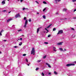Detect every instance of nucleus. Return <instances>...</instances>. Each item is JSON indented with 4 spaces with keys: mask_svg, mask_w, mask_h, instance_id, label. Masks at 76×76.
<instances>
[{
    "mask_svg": "<svg viewBox=\"0 0 76 76\" xmlns=\"http://www.w3.org/2000/svg\"><path fill=\"white\" fill-rule=\"evenodd\" d=\"M44 43L46 44H48V42H45Z\"/></svg>",
    "mask_w": 76,
    "mask_h": 76,
    "instance_id": "nucleus-30",
    "label": "nucleus"
},
{
    "mask_svg": "<svg viewBox=\"0 0 76 76\" xmlns=\"http://www.w3.org/2000/svg\"><path fill=\"white\" fill-rule=\"evenodd\" d=\"M54 73L55 75H57V73L56 72V71H54Z\"/></svg>",
    "mask_w": 76,
    "mask_h": 76,
    "instance_id": "nucleus-17",
    "label": "nucleus"
},
{
    "mask_svg": "<svg viewBox=\"0 0 76 76\" xmlns=\"http://www.w3.org/2000/svg\"><path fill=\"white\" fill-rule=\"evenodd\" d=\"M53 49H56V48L55 47H53Z\"/></svg>",
    "mask_w": 76,
    "mask_h": 76,
    "instance_id": "nucleus-44",
    "label": "nucleus"
},
{
    "mask_svg": "<svg viewBox=\"0 0 76 76\" xmlns=\"http://www.w3.org/2000/svg\"><path fill=\"white\" fill-rule=\"evenodd\" d=\"M20 40H22V38H20Z\"/></svg>",
    "mask_w": 76,
    "mask_h": 76,
    "instance_id": "nucleus-46",
    "label": "nucleus"
},
{
    "mask_svg": "<svg viewBox=\"0 0 76 76\" xmlns=\"http://www.w3.org/2000/svg\"><path fill=\"white\" fill-rule=\"evenodd\" d=\"M65 19H67V18H65Z\"/></svg>",
    "mask_w": 76,
    "mask_h": 76,
    "instance_id": "nucleus-58",
    "label": "nucleus"
},
{
    "mask_svg": "<svg viewBox=\"0 0 76 76\" xmlns=\"http://www.w3.org/2000/svg\"><path fill=\"white\" fill-rule=\"evenodd\" d=\"M24 20H26V17H24Z\"/></svg>",
    "mask_w": 76,
    "mask_h": 76,
    "instance_id": "nucleus-33",
    "label": "nucleus"
},
{
    "mask_svg": "<svg viewBox=\"0 0 76 76\" xmlns=\"http://www.w3.org/2000/svg\"><path fill=\"white\" fill-rule=\"evenodd\" d=\"M41 61V60H39V61H38L37 62H39V63Z\"/></svg>",
    "mask_w": 76,
    "mask_h": 76,
    "instance_id": "nucleus-35",
    "label": "nucleus"
},
{
    "mask_svg": "<svg viewBox=\"0 0 76 76\" xmlns=\"http://www.w3.org/2000/svg\"><path fill=\"white\" fill-rule=\"evenodd\" d=\"M22 29L19 30L18 31V32H20V31H22Z\"/></svg>",
    "mask_w": 76,
    "mask_h": 76,
    "instance_id": "nucleus-28",
    "label": "nucleus"
},
{
    "mask_svg": "<svg viewBox=\"0 0 76 76\" xmlns=\"http://www.w3.org/2000/svg\"><path fill=\"white\" fill-rule=\"evenodd\" d=\"M26 56V54H24L23 55V56Z\"/></svg>",
    "mask_w": 76,
    "mask_h": 76,
    "instance_id": "nucleus-24",
    "label": "nucleus"
},
{
    "mask_svg": "<svg viewBox=\"0 0 76 76\" xmlns=\"http://www.w3.org/2000/svg\"><path fill=\"white\" fill-rule=\"evenodd\" d=\"M43 18L44 19H46L45 15H43Z\"/></svg>",
    "mask_w": 76,
    "mask_h": 76,
    "instance_id": "nucleus-18",
    "label": "nucleus"
},
{
    "mask_svg": "<svg viewBox=\"0 0 76 76\" xmlns=\"http://www.w3.org/2000/svg\"><path fill=\"white\" fill-rule=\"evenodd\" d=\"M60 20H64V19H60Z\"/></svg>",
    "mask_w": 76,
    "mask_h": 76,
    "instance_id": "nucleus-43",
    "label": "nucleus"
},
{
    "mask_svg": "<svg viewBox=\"0 0 76 76\" xmlns=\"http://www.w3.org/2000/svg\"><path fill=\"white\" fill-rule=\"evenodd\" d=\"M22 42H20V44H19V45H20H20H22Z\"/></svg>",
    "mask_w": 76,
    "mask_h": 76,
    "instance_id": "nucleus-22",
    "label": "nucleus"
},
{
    "mask_svg": "<svg viewBox=\"0 0 76 76\" xmlns=\"http://www.w3.org/2000/svg\"><path fill=\"white\" fill-rule=\"evenodd\" d=\"M73 19H76V17L73 18Z\"/></svg>",
    "mask_w": 76,
    "mask_h": 76,
    "instance_id": "nucleus-50",
    "label": "nucleus"
},
{
    "mask_svg": "<svg viewBox=\"0 0 76 76\" xmlns=\"http://www.w3.org/2000/svg\"><path fill=\"white\" fill-rule=\"evenodd\" d=\"M29 22H31V18H29L28 20Z\"/></svg>",
    "mask_w": 76,
    "mask_h": 76,
    "instance_id": "nucleus-23",
    "label": "nucleus"
},
{
    "mask_svg": "<svg viewBox=\"0 0 76 76\" xmlns=\"http://www.w3.org/2000/svg\"><path fill=\"white\" fill-rule=\"evenodd\" d=\"M19 17H20V15L19 13H18L15 16V18H19Z\"/></svg>",
    "mask_w": 76,
    "mask_h": 76,
    "instance_id": "nucleus-4",
    "label": "nucleus"
},
{
    "mask_svg": "<svg viewBox=\"0 0 76 76\" xmlns=\"http://www.w3.org/2000/svg\"><path fill=\"white\" fill-rule=\"evenodd\" d=\"M63 30H61L58 31V32L57 34V35H58V34H63Z\"/></svg>",
    "mask_w": 76,
    "mask_h": 76,
    "instance_id": "nucleus-3",
    "label": "nucleus"
},
{
    "mask_svg": "<svg viewBox=\"0 0 76 76\" xmlns=\"http://www.w3.org/2000/svg\"><path fill=\"white\" fill-rule=\"evenodd\" d=\"M76 9H75L74 10V12H76Z\"/></svg>",
    "mask_w": 76,
    "mask_h": 76,
    "instance_id": "nucleus-38",
    "label": "nucleus"
},
{
    "mask_svg": "<svg viewBox=\"0 0 76 76\" xmlns=\"http://www.w3.org/2000/svg\"><path fill=\"white\" fill-rule=\"evenodd\" d=\"M18 41V40H17V41Z\"/></svg>",
    "mask_w": 76,
    "mask_h": 76,
    "instance_id": "nucleus-61",
    "label": "nucleus"
},
{
    "mask_svg": "<svg viewBox=\"0 0 76 76\" xmlns=\"http://www.w3.org/2000/svg\"><path fill=\"white\" fill-rule=\"evenodd\" d=\"M48 75H51V73L49 72L48 73Z\"/></svg>",
    "mask_w": 76,
    "mask_h": 76,
    "instance_id": "nucleus-42",
    "label": "nucleus"
},
{
    "mask_svg": "<svg viewBox=\"0 0 76 76\" xmlns=\"http://www.w3.org/2000/svg\"><path fill=\"white\" fill-rule=\"evenodd\" d=\"M31 54H33V55H34L35 54V48H33L32 50L31 51Z\"/></svg>",
    "mask_w": 76,
    "mask_h": 76,
    "instance_id": "nucleus-1",
    "label": "nucleus"
},
{
    "mask_svg": "<svg viewBox=\"0 0 76 76\" xmlns=\"http://www.w3.org/2000/svg\"><path fill=\"white\" fill-rule=\"evenodd\" d=\"M26 61L27 62V63H28V59H27V58H26Z\"/></svg>",
    "mask_w": 76,
    "mask_h": 76,
    "instance_id": "nucleus-31",
    "label": "nucleus"
},
{
    "mask_svg": "<svg viewBox=\"0 0 76 76\" xmlns=\"http://www.w3.org/2000/svg\"><path fill=\"white\" fill-rule=\"evenodd\" d=\"M42 76H44V73L42 72Z\"/></svg>",
    "mask_w": 76,
    "mask_h": 76,
    "instance_id": "nucleus-34",
    "label": "nucleus"
},
{
    "mask_svg": "<svg viewBox=\"0 0 76 76\" xmlns=\"http://www.w3.org/2000/svg\"><path fill=\"white\" fill-rule=\"evenodd\" d=\"M64 51H66V49H64Z\"/></svg>",
    "mask_w": 76,
    "mask_h": 76,
    "instance_id": "nucleus-48",
    "label": "nucleus"
},
{
    "mask_svg": "<svg viewBox=\"0 0 76 76\" xmlns=\"http://www.w3.org/2000/svg\"><path fill=\"white\" fill-rule=\"evenodd\" d=\"M51 37V35L49 34L48 35V37L49 38V37Z\"/></svg>",
    "mask_w": 76,
    "mask_h": 76,
    "instance_id": "nucleus-25",
    "label": "nucleus"
},
{
    "mask_svg": "<svg viewBox=\"0 0 76 76\" xmlns=\"http://www.w3.org/2000/svg\"><path fill=\"white\" fill-rule=\"evenodd\" d=\"M72 1L73 2H75V1H76V0H72Z\"/></svg>",
    "mask_w": 76,
    "mask_h": 76,
    "instance_id": "nucleus-27",
    "label": "nucleus"
},
{
    "mask_svg": "<svg viewBox=\"0 0 76 76\" xmlns=\"http://www.w3.org/2000/svg\"><path fill=\"white\" fill-rule=\"evenodd\" d=\"M45 31H44V33H45Z\"/></svg>",
    "mask_w": 76,
    "mask_h": 76,
    "instance_id": "nucleus-60",
    "label": "nucleus"
},
{
    "mask_svg": "<svg viewBox=\"0 0 76 76\" xmlns=\"http://www.w3.org/2000/svg\"><path fill=\"white\" fill-rule=\"evenodd\" d=\"M67 10V9H66L65 8H64L63 10V12H66Z\"/></svg>",
    "mask_w": 76,
    "mask_h": 76,
    "instance_id": "nucleus-11",
    "label": "nucleus"
},
{
    "mask_svg": "<svg viewBox=\"0 0 76 76\" xmlns=\"http://www.w3.org/2000/svg\"><path fill=\"white\" fill-rule=\"evenodd\" d=\"M7 1H9V0H7Z\"/></svg>",
    "mask_w": 76,
    "mask_h": 76,
    "instance_id": "nucleus-59",
    "label": "nucleus"
},
{
    "mask_svg": "<svg viewBox=\"0 0 76 76\" xmlns=\"http://www.w3.org/2000/svg\"><path fill=\"white\" fill-rule=\"evenodd\" d=\"M4 31V30H2L1 31V32H0V36H2V34H1V33L3 32Z\"/></svg>",
    "mask_w": 76,
    "mask_h": 76,
    "instance_id": "nucleus-10",
    "label": "nucleus"
},
{
    "mask_svg": "<svg viewBox=\"0 0 76 76\" xmlns=\"http://www.w3.org/2000/svg\"><path fill=\"white\" fill-rule=\"evenodd\" d=\"M1 51H0V54H1Z\"/></svg>",
    "mask_w": 76,
    "mask_h": 76,
    "instance_id": "nucleus-53",
    "label": "nucleus"
},
{
    "mask_svg": "<svg viewBox=\"0 0 76 76\" xmlns=\"http://www.w3.org/2000/svg\"><path fill=\"white\" fill-rule=\"evenodd\" d=\"M28 24V20H26L25 22V24L24 26V28H26V25Z\"/></svg>",
    "mask_w": 76,
    "mask_h": 76,
    "instance_id": "nucleus-5",
    "label": "nucleus"
},
{
    "mask_svg": "<svg viewBox=\"0 0 76 76\" xmlns=\"http://www.w3.org/2000/svg\"><path fill=\"white\" fill-rule=\"evenodd\" d=\"M12 20V18H10L7 20V22H10V21H11V20Z\"/></svg>",
    "mask_w": 76,
    "mask_h": 76,
    "instance_id": "nucleus-9",
    "label": "nucleus"
},
{
    "mask_svg": "<svg viewBox=\"0 0 76 76\" xmlns=\"http://www.w3.org/2000/svg\"><path fill=\"white\" fill-rule=\"evenodd\" d=\"M46 57H47V56H46V55H45V56L43 57V58H44H44H46Z\"/></svg>",
    "mask_w": 76,
    "mask_h": 76,
    "instance_id": "nucleus-21",
    "label": "nucleus"
},
{
    "mask_svg": "<svg viewBox=\"0 0 76 76\" xmlns=\"http://www.w3.org/2000/svg\"><path fill=\"white\" fill-rule=\"evenodd\" d=\"M46 64L48 66L50 67V68H51V67L50 66V65L48 63H46Z\"/></svg>",
    "mask_w": 76,
    "mask_h": 76,
    "instance_id": "nucleus-8",
    "label": "nucleus"
},
{
    "mask_svg": "<svg viewBox=\"0 0 76 76\" xmlns=\"http://www.w3.org/2000/svg\"><path fill=\"white\" fill-rule=\"evenodd\" d=\"M56 30V28H54L53 29V31H55Z\"/></svg>",
    "mask_w": 76,
    "mask_h": 76,
    "instance_id": "nucleus-19",
    "label": "nucleus"
},
{
    "mask_svg": "<svg viewBox=\"0 0 76 76\" xmlns=\"http://www.w3.org/2000/svg\"><path fill=\"white\" fill-rule=\"evenodd\" d=\"M25 8H23V10H25Z\"/></svg>",
    "mask_w": 76,
    "mask_h": 76,
    "instance_id": "nucleus-45",
    "label": "nucleus"
},
{
    "mask_svg": "<svg viewBox=\"0 0 76 76\" xmlns=\"http://www.w3.org/2000/svg\"><path fill=\"white\" fill-rule=\"evenodd\" d=\"M17 47H17V46H14V48H17Z\"/></svg>",
    "mask_w": 76,
    "mask_h": 76,
    "instance_id": "nucleus-41",
    "label": "nucleus"
},
{
    "mask_svg": "<svg viewBox=\"0 0 76 76\" xmlns=\"http://www.w3.org/2000/svg\"><path fill=\"white\" fill-rule=\"evenodd\" d=\"M20 0V2H22V1H23V0Z\"/></svg>",
    "mask_w": 76,
    "mask_h": 76,
    "instance_id": "nucleus-47",
    "label": "nucleus"
},
{
    "mask_svg": "<svg viewBox=\"0 0 76 76\" xmlns=\"http://www.w3.org/2000/svg\"><path fill=\"white\" fill-rule=\"evenodd\" d=\"M43 3L44 4H47V2H46L45 1H43Z\"/></svg>",
    "mask_w": 76,
    "mask_h": 76,
    "instance_id": "nucleus-20",
    "label": "nucleus"
},
{
    "mask_svg": "<svg viewBox=\"0 0 76 76\" xmlns=\"http://www.w3.org/2000/svg\"><path fill=\"white\" fill-rule=\"evenodd\" d=\"M52 25V24H50L49 26L47 27V28H49Z\"/></svg>",
    "mask_w": 76,
    "mask_h": 76,
    "instance_id": "nucleus-13",
    "label": "nucleus"
},
{
    "mask_svg": "<svg viewBox=\"0 0 76 76\" xmlns=\"http://www.w3.org/2000/svg\"><path fill=\"white\" fill-rule=\"evenodd\" d=\"M46 9V8H45V9H44L43 10V12H44L45 11V10Z\"/></svg>",
    "mask_w": 76,
    "mask_h": 76,
    "instance_id": "nucleus-29",
    "label": "nucleus"
},
{
    "mask_svg": "<svg viewBox=\"0 0 76 76\" xmlns=\"http://www.w3.org/2000/svg\"><path fill=\"white\" fill-rule=\"evenodd\" d=\"M5 0H4L2 1V4H5Z\"/></svg>",
    "mask_w": 76,
    "mask_h": 76,
    "instance_id": "nucleus-12",
    "label": "nucleus"
},
{
    "mask_svg": "<svg viewBox=\"0 0 76 76\" xmlns=\"http://www.w3.org/2000/svg\"><path fill=\"white\" fill-rule=\"evenodd\" d=\"M35 2H36V3H37V4H39V2H37V1H36Z\"/></svg>",
    "mask_w": 76,
    "mask_h": 76,
    "instance_id": "nucleus-36",
    "label": "nucleus"
},
{
    "mask_svg": "<svg viewBox=\"0 0 76 76\" xmlns=\"http://www.w3.org/2000/svg\"><path fill=\"white\" fill-rule=\"evenodd\" d=\"M45 30H46V31H47V32H46V33H48V32H49V31H48V30L47 28H45Z\"/></svg>",
    "mask_w": 76,
    "mask_h": 76,
    "instance_id": "nucleus-15",
    "label": "nucleus"
},
{
    "mask_svg": "<svg viewBox=\"0 0 76 76\" xmlns=\"http://www.w3.org/2000/svg\"><path fill=\"white\" fill-rule=\"evenodd\" d=\"M37 14H39V13L37 12Z\"/></svg>",
    "mask_w": 76,
    "mask_h": 76,
    "instance_id": "nucleus-55",
    "label": "nucleus"
},
{
    "mask_svg": "<svg viewBox=\"0 0 76 76\" xmlns=\"http://www.w3.org/2000/svg\"><path fill=\"white\" fill-rule=\"evenodd\" d=\"M40 28H38L37 29V33H38V32H39V29Z\"/></svg>",
    "mask_w": 76,
    "mask_h": 76,
    "instance_id": "nucleus-14",
    "label": "nucleus"
},
{
    "mask_svg": "<svg viewBox=\"0 0 76 76\" xmlns=\"http://www.w3.org/2000/svg\"><path fill=\"white\" fill-rule=\"evenodd\" d=\"M74 63H76V61H75Z\"/></svg>",
    "mask_w": 76,
    "mask_h": 76,
    "instance_id": "nucleus-49",
    "label": "nucleus"
},
{
    "mask_svg": "<svg viewBox=\"0 0 76 76\" xmlns=\"http://www.w3.org/2000/svg\"><path fill=\"white\" fill-rule=\"evenodd\" d=\"M27 65H28V66H29V64H28Z\"/></svg>",
    "mask_w": 76,
    "mask_h": 76,
    "instance_id": "nucleus-54",
    "label": "nucleus"
},
{
    "mask_svg": "<svg viewBox=\"0 0 76 76\" xmlns=\"http://www.w3.org/2000/svg\"><path fill=\"white\" fill-rule=\"evenodd\" d=\"M53 51H56V50L55 49H54Z\"/></svg>",
    "mask_w": 76,
    "mask_h": 76,
    "instance_id": "nucleus-40",
    "label": "nucleus"
},
{
    "mask_svg": "<svg viewBox=\"0 0 76 76\" xmlns=\"http://www.w3.org/2000/svg\"><path fill=\"white\" fill-rule=\"evenodd\" d=\"M63 43V42H60L59 43H58L57 44V45H62V44Z\"/></svg>",
    "mask_w": 76,
    "mask_h": 76,
    "instance_id": "nucleus-6",
    "label": "nucleus"
},
{
    "mask_svg": "<svg viewBox=\"0 0 76 76\" xmlns=\"http://www.w3.org/2000/svg\"><path fill=\"white\" fill-rule=\"evenodd\" d=\"M11 12V11L9 12V13H10Z\"/></svg>",
    "mask_w": 76,
    "mask_h": 76,
    "instance_id": "nucleus-51",
    "label": "nucleus"
},
{
    "mask_svg": "<svg viewBox=\"0 0 76 76\" xmlns=\"http://www.w3.org/2000/svg\"><path fill=\"white\" fill-rule=\"evenodd\" d=\"M39 69V68H37L36 69V70L37 71Z\"/></svg>",
    "mask_w": 76,
    "mask_h": 76,
    "instance_id": "nucleus-26",
    "label": "nucleus"
},
{
    "mask_svg": "<svg viewBox=\"0 0 76 76\" xmlns=\"http://www.w3.org/2000/svg\"><path fill=\"white\" fill-rule=\"evenodd\" d=\"M59 50L61 51H64V50H63V49L61 48H60Z\"/></svg>",
    "mask_w": 76,
    "mask_h": 76,
    "instance_id": "nucleus-16",
    "label": "nucleus"
},
{
    "mask_svg": "<svg viewBox=\"0 0 76 76\" xmlns=\"http://www.w3.org/2000/svg\"><path fill=\"white\" fill-rule=\"evenodd\" d=\"M6 10H4L3 11H2V12H6Z\"/></svg>",
    "mask_w": 76,
    "mask_h": 76,
    "instance_id": "nucleus-32",
    "label": "nucleus"
},
{
    "mask_svg": "<svg viewBox=\"0 0 76 76\" xmlns=\"http://www.w3.org/2000/svg\"><path fill=\"white\" fill-rule=\"evenodd\" d=\"M75 64H69L66 65V66L67 67H69V66H75Z\"/></svg>",
    "mask_w": 76,
    "mask_h": 76,
    "instance_id": "nucleus-2",
    "label": "nucleus"
},
{
    "mask_svg": "<svg viewBox=\"0 0 76 76\" xmlns=\"http://www.w3.org/2000/svg\"><path fill=\"white\" fill-rule=\"evenodd\" d=\"M18 40H20V39H18Z\"/></svg>",
    "mask_w": 76,
    "mask_h": 76,
    "instance_id": "nucleus-57",
    "label": "nucleus"
},
{
    "mask_svg": "<svg viewBox=\"0 0 76 76\" xmlns=\"http://www.w3.org/2000/svg\"><path fill=\"white\" fill-rule=\"evenodd\" d=\"M61 1V0H55V3H56V4H57V1L58 2H59V1Z\"/></svg>",
    "mask_w": 76,
    "mask_h": 76,
    "instance_id": "nucleus-7",
    "label": "nucleus"
},
{
    "mask_svg": "<svg viewBox=\"0 0 76 76\" xmlns=\"http://www.w3.org/2000/svg\"><path fill=\"white\" fill-rule=\"evenodd\" d=\"M71 29H72V30H73V31H75V29H74V28H71Z\"/></svg>",
    "mask_w": 76,
    "mask_h": 76,
    "instance_id": "nucleus-37",
    "label": "nucleus"
},
{
    "mask_svg": "<svg viewBox=\"0 0 76 76\" xmlns=\"http://www.w3.org/2000/svg\"><path fill=\"white\" fill-rule=\"evenodd\" d=\"M3 41L5 42H6V41H7V40H4Z\"/></svg>",
    "mask_w": 76,
    "mask_h": 76,
    "instance_id": "nucleus-39",
    "label": "nucleus"
},
{
    "mask_svg": "<svg viewBox=\"0 0 76 76\" xmlns=\"http://www.w3.org/2000/svg\"><path fill=\"white\" fill-rule=\"evenodd\" d=\"M22 36H23V37H24V35H22Z\"/></svg>",
    "mask_w": 76,
    "mask_h": 76,
    "instance_id": "nucleus-56",
    "label": "nucleus"
},
{
    "mask_svg": "<svg viewBox=\"0 0 76 76\" xmlns=\"http://www.w3.org/2000/svg\"><path fill=\"white\" fill-rule=\"evenodd\" d=\"M58 12H57L56 13V15H58Z\"/></svg>",
    "mask_w": 76,
    "mask_h": 76,
    "instance_id": "nucleus-52",
    "label": "nucleus"
}]
</instances>
